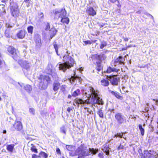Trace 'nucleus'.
<instances>
[{
	"instance_id": "1",
	"label": "nucleus",
	"mask_w": 158,
	"mask_h": 158,
	"mask_svg": "<svg viewBox=\"0 0 158 158\" xmlns=\"http://www.w3.org/2000/svg\"><path fill=\"white\" fill-rule=\"evenodd\" d=\"M89 90L90 94H89V97H87L85 100V102L86 104H96L97 102V99L98 98L99 91L97 89H95L92 86H89Z\"/></svg>"
},
{
	"instance_id": "2",
	"label": "nucleus",
	"mask_w": 158,
	"mask_h": 158,
	"mask_svg": "<svg viewBox=\"0 0 158 158\" xmlns=\"http://www.w3.org/2000/svg\"><path fill=\"white\" fill-rule=\"evenodd\" d=\"M68 60L64 63L60 64L59 68L60 70L65 72L67 69H69L73 67L74 64L73 59L68 55L67 56Z\"/></svg>"
},
{
	"instance_id": "3",
	"label": "nucleus",
	"mask_w": 158,
	"mask_h": 158,
	"mask_svg": "<svg viewBox=\"0 0 158 158\" xmlns=\"http://www.w3.org/2000/svg\"><path fill=\"white\" fill-rule=\"evenodd\" d=\"M7 51L10 56L15 61L19 60L21 57L19 51L13 46H9L7 48Z\"/></svg>"
},
{
	"instance_id": "4",
	"label": "nucleus",
	"mask_w": 158,
	"mask_h": 158,
	"mask_svg": "<svg viewBox=\"0 0 158 158\" xmlns=\"http://www.w3.org/2000/svg\"><path fill=\"white\" fill-rule=\"evenodd\" d=\"M10 9L11 15L16 18L19 15L20 11L18 4L15 2H11L10 3Z\"/></svg>"
},
{
	"instance_id": "5",
	"label": "nucleus",
	"mask_w": 158,
	"mask_h": 158,
	"mask_svg": "<svg viewBox=\"0 0 158 158\" xmlns=\"http://www.w3.org/2000/svg\"><path fill=\"white\" fill-rule=\"evenodd\" d=\"M77 152L78 156H88L90 155V151L83 144H81L77 148Z\"/></svg>"
},
{
	"instance_id": "6",
	"label": "nucleus",
	"mask_w": 158,
	"mask_h": 158,
	"mask_svg": "<svg viewBox=\"0 0 158 158\" xmlns=\"http://www.w3.org/2000/svg\"><path fill=\"white\" fill-rule=\"evenodd\" d=\"M54 18L58 20L60 18L66 16L67 13L65 8H63L60 10L55 9L53 11Z\"/></svg>"
},
{
	"instance_id": "7",
	"label": "nucleus",
	"mask_w": 158,
	"mask_h": 158,
	"mask_svg": "<svg viewBox=\"0 0 158 158\" xmlns=\"http://www.w3.org/2000/svg\"><path fill=\"white\" fill-rule=\"evenodd\" d=\"M116 76L117 75H110L109 76H107L111 84L113 85H117L118 82L120 81V78L116 77Z\"/></svg>"
},
{
	"instance_id": "8",
	"label": "nucleus",
	"mask_w": 158,
	"mask_h": 158,
	"mask_svg": "<svg viewBox=\"0 0 158 158\" xmlns=\"http://www.w3.org/2000/svg\"><path fill=\"white\" fill-rule=\"evenodd\" d=\"M13 130L20 131L23 130V126L22 122L15 120L12 126Z\"/></svg>"
},
{
	"instance_id": "9",
	"label": "nucleus",
	"mask_w": 158,
	"mask_h": 158,
	"mask_svg": "<svg viewBox=\"0 0 158 158\" xmlns=\"http://www.w3.org/2000/svg\"><path fill=\"white\" fill-rule=\"evenodd\" d=\"M114 117L118 124H122L126 120L124 118V116L121 113H116L115 114Z\"/></svg>"
},
{
	"instance_id": "10",
	"label": "nucleus",
	"mask_w": 158,
	"mask_h": 158,
	"mask_svg": "<svg viewBox=\"0 0 158 158\" xmlns=\"http://www.w3.org/2000/svg\"><path fill=\"white\" fill-rule=\"evenodd\" d=\"M18 63L23 69L27 70L30 68L29 63L27 61L19 60Z\"/></svg>"
},
{
	"instance_id": "11",
	"label": "nucleus",
	"mask_w": 158,
	"mask_h": 158,
	"mask_svg": "<svg viewBox=\"0 0 158 158\" xmlns=\"http://www.w3.org/2000/svg\"><path fill=\"white\" fill-rule=\"evenodd\" d=\"M38 79L40 80V84L43 83L44 84V82H48L51 81V78L49 76L44 75L41 74L40 75Z\"/></svg>"
},
{
	"instance_id": "12",
	"label": "nucleus",
	"mask_w": 158,
	"mask_h": 158,
	"mask_svg": "<svg viewBox=\"0 0 158 158\" xmlns=\"http://www.w3.org/2000/svg\"><path fill=\"white\" fill-rule=\"evenodd\" d=\"M27 34V32L26 31L22 29L18 31L16 34V36L18 39H22L25 37Z\"/></svg>"
},
{
	"instance_id": "13",
	"label": "nucleus",
	"mask_w": 158,
	"mask_h": 158,
	"mask_svg": "<svg viewBox=\"0 0 158 158\" xmlns=\"http://www.w3.org/2000/svg\"><path fill=\"white\" fill-rule=\"evenodd\" d=\"M87 13L89 15L94 16L96 14V12L92 7H89L86 10Z\"/></svg>"
},
{
	"instance_id": "14",
	"label": "nucleus",
	"mask_w": 158,
	"mask_h": 158,
	"mask_svg": "<svg viewBox=\"0 0 158 158\" xmlns=\"http://www.w3.org/2000/svg\"><path fill=\"white\" fill-rule=\"evenodd\" d=\"M110 148L109 145H107L106 144L103 145L102 146V150L107 156L110 155Z\"/></svg>"
},
{
	"instance_id": "15",
	"label": "nucleus",
	"mask_w": 158,
	"mask_h": 158,
	"mask_svg": "<svg viewBox=\"0 0 158 158\" xmlns=\"http://www.w3.org/2000/svg\"><path fill=\"white\" fill-rule=\"evenodd\" d=\"M57 31L54 27H52L49 30L50 38L52 39L56 34Z\"/></svg>"
},
{
	"instance_id": "16",
	"label": "nucleus",
	"mask_w": 158,
	"mask_h": 158,
	"mask_svg": "<svg viewBox=\"0 0 158 158\" xmlns=\"http://www.w3.org/2000/svg\"><path fill=\"white\" fill-rule=\"evenodd\" d=\"M95 64L96 65V69L98 72H102L103 67L101 64V61L96 62Z\"/></svg>"
},
{
	"instance_id": "17",
	"label": "nucleus",
	"mask_w": 158,
	"mask_h": 158,
	"mask_svg": "<svg viewBox=\"0 0 158 158\" xmlns=\"http://www.w3.org/2000/svg\"><path fill=\"white\" fill-rule=\"evenodd\" d=\"M119 69H117L115 68H112L109 66L107 67V69L105 73H110L112 72H118L119 71Z\"/></svg>"
},
{
	"instance_id": "18",
	"label": "nucleus",
	"mask_w": 158,
	"mask_h": 158,
	"mask_svg": "<svg viewBox=\"0 0 158 158\" xmlns=\"http://www.w3.org/2000/svg\"><path fill=\"white\" fill-rule=\"evenodd\" d=\"M60 84L58 81L54 82L53 84V89L55 91H57L60 86Z\"/></svg>"
},
{
	"instance_id": "19",
	"label": "nucleus",
	"mask_w": 158,
	"mask_h": 158,
	"mask_svg": "<svg viewBox=\"0 0 158 158\" xmlns=\"http://www.w3.org/2000/svg\"><path fill=\"white\" fill-rule=\"evenodd\" d=\"M125 60V59L124 58L121 56H119L116 59H115L114 61V63H118L120 64H124V61Z\"/></svg>"
},
{
	"instance_id": "20",
	"label": "nucleus",
	"mask_w": 158,
	"mask_h": 158,
	"mask_svg": "<svg viewBox=\"0 0 158 158\" xmlns=\"http://www.w3.org/2000/svg\"><path fill=\"white\" fill-rule=\"evenodd\" d=\"M61 18V22L64 24H66L67 25L69 24L70 21V20L69 18L68 17L65 16V17H62Z\"/></svg>"
},
{
	"instance_id": "21",
	"label": "nucleus",
	"mask_w": 158,
	"mask_h": 158,
	"mask_svg": "<svg viewBox=\"0 0 158 158\" xmlns=\"http://www.w3.org/2000/svg\"><path fill=\"white\" fill-rule=\"evenodd\" d=\"M15 145L14 144L7 145L6 146V149L8 152H12L14 149Z\"/></svg>"
},
{
	"instance_id": "22",
	"label": "nucleus",
	"mask_w": 158,
	"mask_h": 158,
	"mask_svg": "<svg viewBox=\"0 0 158 158\" xmlns=\"http://www.w3.org/2000/svg\"><path fill=\"white\" fill-rule=\"evenodd\" d=\"M85 100H83L82 99L76 98L74 100V102L77 104H82L86 103L85 102Z\"/></svg>"
},
{
	"instance_id": "23",
	"label": "nucleus",
	"mask_w": 158,
	"mask_h": 158,
	"mask_svg": "<svg viewBox=\"0 0 158 158\" xmlns=\"http://www.w3.org/2000/svg\"><path fill=\"white\" fill-rule=\"evenodd\" d=\"M101 84L103 86L106 87L109 85V82L108 80L103 79L101 81Z\"/></svg>"
},
{
	"instance_id": "24",
	"label": "nucleus",
	"mask_w": 158,
	"mask_h": 158,
	"mask_svg": "<svg viewBox=\"0 0 158 158\" xmlns=\"http://www.w3.org/2000/svg\"><path fill=\"white\" fill-rule=\"evenodd\" d=\"M110 93L118 99H120L121 100L123 99V96L120 95L119 94L118 92H114V91H111Z\"/></svg>"
},
{
	"instance_id": "25",
	"label": "nucleus",
	"mask_w": 158,
	"mask_h": 158,
	"mask_svg": "<svg viewBox=\"0 0 158 158\" xmlns=\"http://www.w3.org/2000/svg\"><path fill=\"white\" fill-rule=\"evenodd\" d=\"M39 155L41 157L43 158H48V154L43 151H41L39 153Z\"/></svg>"
},
{
	"instance_id": "26",
	"label": "nucleus",
	"mask_w": 158,
	"mask_h": 158,
	"mask_svg": "<svg viewBox=\"0 0 158 158\" xmlns=\"http://www.w3.org/2000/svg\"><path fill=\"white\" fill-rule=\"evenodd\" d=\"M31 147L30 150L32 152L37 153L38 152L37 149L36 148V146L33 144H31Z\"/></svg>"
},
{
	"instance_id": "27",
	"label": "nucleus",
	"mask_w": 158,
	"mask_h": 158,
	"mask_svg": "<svg viewBox=\"0 0 158 158\" xmlns=\"http://www.w3.org/2000/svg\"><path fill=\"white\" fill-rule=\"evenodd\" d=\"M24 89L28 92H30L32 89L31 86L29 85H27L24 86Z\"/></svg>"
},
{
	"instance_id": "28",
	"label": "nucleus",
	"mask_w": 158,
	"mask_h": 158,
	"mask_svg": "<svg viewBox=\"0 0 158 158\" xmlns=\"http://www.w3.org/2000/svg\"><path fill=\"white\" fill-rule=\"evenodd\" d=\"M80 94V90L79 89H77L73 92L72 94V96L74 97L77 96Z\"/></svg>"
},
{
	"instance_id": "29",
	"label": "nucleus",
	"mask_w": 158,
	"mask_h": 158,
	"mask_svg": "<svg viewBox=\"0 0 158 158\" xmlns=\"http://www.w3.org/2000/svg\"><path fill=\"white\" fill-rule=\"evenodd\" d=\"M44 15L42 12L39 13L38 14V19L40 21H43L44 19Z\"/></svg>"
},
{
	"instance_id": "30",
	"label": "nucleus",
	"mask_w": 158,
	"mask_h": 158,
	"mask_svg": "<svg viewBox=\"0 0 158 158\" xmlns=\"http://www.w3.org/2000/svg\"><path fill=\"white\" fill-rule=\"evenodd\" d=\"M33 27L32 26H29L27 28V30L29 33L32 34L33 32Z\"/></svg>"
},
{
	"instance_id": "31",
	"label": "nucleus",
	"mask_w": 158,
	"mask_h": 158,
	"mask_svg": "<svg viewBox=\"0 0 158 158\" xmlns=\"http://www.w3.org/2000/svg\"><path fill=\"white\" fill-rule=\"evenodd\" d=\"M97 114L99 115V117L101 118H103L104 117L103 113L102 110L101 109L98 110L97 112Z\"/></svg>"
},
{
	"instance_id": "32",
	"label": "nucleus",
	"mask_w": 158,
	"mask_h": 158,
	"mask_svg": "<svg viewBox=\"0 0 158 158\" xmlns=\"http://www.w3.org/2000/svg\"><path fill=\"white\" fill-rule=\"evenodd\" d=\"M139 127L140 131L141 134L143 136L144 134V129L142 127V126L141 124L139 125Z\"/></svg>"
},
{
	"instance_id": "33",
	"label": "nucleus",
	"mask_w": 158,
	"mask_h": 158,
	"mask_svg": "<svg viewBox=\"0 0 158 158\" xmlns=\"http://www.w3.org/2000/svg\"><path fill=\"white\" fill-rule=\"evenodd\" d=\"M139 127L140 131L141 134L143 136L144 134V129L142 127V126L141 124L139 125Z\"/></svg>"
},
{
	"instance_id": "34",
	"label": "nucleus",
	"mask_w": 158,
	"mask_h": 158,
	"mask_svg": "<svg viewBox=\"0 0 158 158\" xmlns=\"http://www.w3.org/2000/svg\"><path fill=\"white\" fill-rule=\"evenodd\" d=\"M10 29L9 28L6 29L5 31V35L7 37H9L10 35Z\"/></svg>"
},
{
	"instance_id": "35",
	"label": "nucleus",
	"mask_w": 158,
	"mask_h": 158,
	"mask_svg": "<svg viewBox=\"0 0 158 158\" xmlns=\"http://www.w3.org/2000/svg\"><path fill=\"white\" fill-rule=\"evenodd\" d=\"M90 151V155L91 154V152H92L94 154H95L97 153L98 151V149H94V148H89L88 149Z\"/></svg>"
},
{
	"instance_id": "36",
	"label": "nucleus",
	"mask_w": 158,
	"mask_h": 158,
	"mask_svg": "<svg viewBox=\"0 0 158 158\" xmlns=\"http://www.w3.org/2000/svg\"><path fill=\"white\" fill-rule=\"evenodd\" d=\"M67 87V85H63L60 86V89L62 92H64L66 91Z\"/></svg>"
},
{
	"instance_id": "37",
	"label": "nucleus",
	"mask_w": 158,
	"mask_h": 158,
	"mask_svg": "<svg viewBox=\"0 0 158 158\" xmlns=\"http://www.w3.org/2000/svg\"><path fill=\"white\" fill-rule=\"evenodd\" d=\"M66 129L65 126H63L60 128V131L61 132L65 134L66 133Z\"/></svg>"
},
{
	"instance_id": "38",
	"label": "nucleus",
	"mask_w": 158,
	"mask_h": 158,
	"mask_svg": "<svg viewBox=\"0 0 158 158\" xmlns=\"http://www.w3.org/2000/svg\"><path fill=\"white\" fill-rule=\"evenodd\" d=\"M96 40L93 41V40H88L85 41H84V42L86 44H90L93 43H95L96 42Z\"/></svg>"
},
{
	"instance_id": "39",
	"label": "nucleus",
	"mask_w": 158,
	"mask_h": 158,
	"mask_svg": "<svg viewBox=\"0 0 158 158\" xmlns=\"http://www.w3.org/2000/svg\"><path fill=\"white\" fill-rule=\"evenodd\" d=\"M154 155L151 153L148 152L146 155V158H154Z\"/></svg>"
},
{
	"instance_id": "40",
	"label": "nucleus",
	"mask_w": 158,
	"mask_h": 158,
	"mask_svg": "<svg viewBox=\"0 0 158 158\" xmlns=\"http://www.w3.org/2000/svg\"><path fill=\"white\" fill-rule=\"evenodd\" d=\"M66 148L67 150L69 151H72L73 148V147L72 145H66Z\"/></svg>"
},
{
	"instance_id": "41",
	"label": "nucleus",
	"mask_w": 158,
	"mask_h": 158,
	"mask_svg": "<svg viewBox=\"0 0 158 158\" xmlns=\"http://www.w3.org/2000/svg\"><path fill=\"white\" fill-rule=\"evenodd\" d=\"M97 103H98V104L102 105L104 104L103 102L102 101V99L100 98L99 97H98V98L97 99Z\"/></svg>"
},
{
	"instance_id": "42",
	"label": "nucleus",
	"mask_w": 158,
	"mask_h": 158,
	"mask_svg": "<svg viewBox=\"0 0 158 158\" xmlns=\"http://www.w3.org/2000/svg\"><path fill=\"white\" fill-rule=\"evenodd\" d=\"M53 47L55 50L56 53L57 54V55H58V45L56 44H55L53 45Z\"/></svg>"
},
{
	"instance_id": "43",
	"label": "nucleus",
	"mask_w": 158,
	"mask_h": 158,
	"mask_svg": "<svg viewBox=\"0 0 158 158\" xmlns=\"http://www.w3.org/2000/svg\"><path fill=\"white\" fill-rule=\"evenodd\" d=\"M50 27V23L48 22L45 25V30L46 31H48L49 30Z\"/></svg>"
},
{
	"instance_id": "44",
	"label": "nucleus",
	"mask_w": 158,
	"mask_h": 158,
	"mask_svg": "<svg viewBox=\"0 0 158 158\" xmlns=\"http://www.w3.org/2000/svg\"><path fill=\"white\" fill-rule=\"evenodd\" d=\"M114 136L115 137H118L121 138L123 137V133H117L114 135Z\"/></svg>"
},
{
	"instance_id": "45",
	"label": "nucleus",
	"mask_w": 158,
	"mask_h": 158,
	"mask_svg": "<svg viewBox=\"0 0 158 158\" xmlns=\"http://www.w3.org/2000/svg\"><path fill=\"white\" fill-rule=\"evenodd\" d=\"M0 16H1L3 14L6 13L5 10L2 7L1 9H0Z\"/></svg>"
},
{
	"instance_id": "46",
	"label": "nucleus",
	"mask_w": 158,
	"mask_h": 158,
	"mask_svg": "<svg viewBox=\"0 0 158 158\" xmlns=\"http://www.w3.org/2000/svg\"><path fill=\"white\" fill-rule=\"evenodd\" d=\"M29 112L33 115L35 114V110L33 108H30L29 109Z\"/></svg>"
},
{
	"instance_id": "47",
	"label": "nucleus",
	"mask_w": 158,
	"mask_h": 158,
	"mask_svg": "<svg viewBox=\"0 0 158 158\" xmlns=\"http://www.w3.org/2000/svg\"><path fill=\"white\" fill-rule=\"evenodd\" d=\"M78 78V77L77 76H75V75L73 76H71L70 78V81H72L73 82L74 81L75 79Z\"/></svg>"
},
{
	"instance_id": "48",
	"label": "nucleus",
	"mask_w": 158,
	"mask_h": 158,
	"mask_svg": "<svg viewBox=\"0 0 158 158\" xmlns=\"http://www.w3.org/2000/svg\"><path fill=\"white\" fill-rule=\"evenodd\" d=\"M117 1L118 2V0H108V3H114Z\"/></svg>"
},
{
	"instance_id": "49",
	"label": "nucleus",
	"mask_w": 158,
	"mask_h": 158,
	"mask_svg": "<svg viewBox=\"0 0 158 158\" xmlns=\"http://www.w3.org/2000/svg\"><path fill=\"white\" fill-rule=\"evenodd\" d=\"M56 151L57 153L60 156L61 154V153L60 150L59 148H57L56 149Z\"/></svg>"
},
{
	"instance_id": "50",
	"label": "nucleus",
	"mask_w": 158,
	"mask_h": 158,
	"mask_svg": "<svg viewBox=\"0 0 158 158\" xmlns=\"http://www.w3.org/2000/svg\"><path fill=\"white\" fill-rule=\"evenodd\" d=\"M32 158H41V156L39 155H37L35 154H33L32 155Z\"/></svg>"
},
{
	"instance_id": "51",
	"label": "nucleus",
	"mask_w": 158,
	"mask_h": 158,
	"mask_svg": "<svg viewBox=\"0 0 158 158\" xmlns=\"http://www.w3.org/2000/svg\"><path fill=\"white\" fill-rule=\"evenodd\" d=\"M106 43L104 44L102 43L100 45V48L101 49H102L104 47L106 46Z\"/></svg>"
},
{
	"instance_id": "52",
	"label": "nucleus",
	"mask_w": 158,
	"mask_h": 158,
	"mask_svg": "<svg viewBox=\"0 0 158 158\" xmlns=\"http://www.w3.org/2000/svg\"><path fill=\"white\" fill-rule=\"evenodd\" d=\"M124 148V146L120 144L119 146L117 148V150H120L123 149Z\"/></svg>"
},
{
	"instance_id": "53",
	"label": "nucleus",
	"mask_w": 158,
	"mask_h": 158,
	"mask_svg": "<svg viewBox=\"0 0 158 158\" xmlns=\"http://www.w3.org/2000/svg\"><path fill=\"white\" fill-rule=\"evenodd\" d=\"M98 156L99 158H104V154L102 152H100L98 154Z\"/></svg>"
},
{
	"instance_id": "54",
	"label": "nucleus",
	"mask_w": 158,
	"mask_h": 158,
	"mask_svg": "<svg viewBox=\"0 0 158 158\" xmlns=\"http://www.w3.org/2000/svg\"><path fill=\"white\" fill-rule=\"evenodd\" d=\"M3 63H5L4 60H2L0 59V68L1 67L2 65L3 64Z\"/></svg>"
},
{
	"instance_id": "55",
	"label": "nucleus",
	"mask_w": 158,
	"mask_h": 158,
	"mask_svg": "<svg viewBox=\"0 0 158 158\" xmlns=\"http://www.w3.org/2000/svg\"><path fill=\"white\" fill-rule=\"evenodd\" d=\"M67 111L69 112V113H70L71 111L73 110V109L72 108L68 107L67 108Z\"/></svg>"
},
{
	"instance_id": "56",
	"label": "nucleus",
	"mask_w": 158,
	"mask_h": 158,
	"mask_svg": "<svg viewBox=\"0 0 158 158\" xmlns=\"http://www.w3.org/2000/svg\"><path fill=\"white\" fill-rule=\"evenodd\" d=\"M30 0H24L23 2H24L26 3H30Z\"/></svg>"
},
{
	"instance_id": "57",
	"label": "nucleus",
	"mask_w": 158,
	"mask_h": 158,
	"mask_svg": "<svg viewBox=\"0 0 158 158\" xmlns=\"http://www.w3.org/2000/svg\"><path fill=\"white\" fill-rule=\"evenodd\" d=\"M123 39L124 41L125 42H127L128 41V39L127 37L123 38Z\"/></svg>"
},
{
	"instance_id": "58",
	"label": "nucleus",
	"mask_w": 158,
	"mask_h": 158,
	"mask_svg": "<svg viewBox=\"0 0 158 158\" xmlns=\"http://www.w3.org/2000/svg\"><path fill=\"white\" fill-rule=\"evenodd\" d=\"M95 58H96L98 59V58H100V55H99L95 54Z\"/></svg>"
},
{
	"instance_id": "59",
	"label": "nucleus",
	"mask_w": 158,
	"mask_h": 158,
	"mask_svg": "<svg viewBox=\"0 0 158 158\" xmlns=\"http://www.w3.org/2000/svg\"><path fill=\"white\" fill-rule=\"evenodd\" d=\"M85 156H78V158H84Z\"/></svg>"
},
{
	"instance_id": "60",
	"label": "nucleus",
	"mask_w": 158,
	"mask_h": 158,
	"mask_svg": "<svg viewBox=\"0 0 158 158\" xmlns=\"http://www.w3.org/2000/svg\"><path fill=\"white\" fill-rule=\"evenodd\" d=\"M72 96V95H71L70 94H69L68 95V98H71Z\"/></svg>"
},
{
	"instance_id": "61",
	"label": "nucleus",
	"mask_w": 158,
	"mask_h": 158,
	"mask_svg": "<svg viewBox=\"0 0 158 158\" xmlns=\"http://www.w3.org/2000/svg\"><path fill=\"white\" fill-rule=\"evenodd\" d=\"M6 1L5 0H3L2 1V2L3 3H5Z\"/></svg>"
},
{
	"instance_id": "62",
	"label": "nucleus",
	"mask_w": 158,
	"mask_h": 158,
	"mask_svg": "<svg viewBox=\"0 0 158 158\" xmlns=\"http://www.w3.org/2000/svg\"><path fill=\"white\" fill-rule=\"evenodd\" d=\"M6 130H4L3 131V133L4 134H6Z\"/></svg>"
},
{
	"instance_id": "63",
	"label": "nucleus",
	"mask_w": 158,
	"mask_h": 158,
	"mask_svg": "<svg viewBox=\"0 0 158 158\" xmlns=\"http://www.w3.org/2000/svg\"><path fill=\"white\" fill-rule=\"evenodd\" d=\"M136 13H138V14H140V11H138L136 12Z\"/></svg>"
},
{
	"instance_id": "64",
	"label": "nucleus",
	"mask_w": 158,
	"mask_h": 158,
	"mask_svg": "<svg viewBox=\"0 0 158 158\" xmlns=\"http://www.w3.org/2000/svg\"><path fill=\"white\" fill-rule=\"evenodd\" d=\"M156 102L158 103V100L156 99Z\"/></svg>"
}]
</instances>
